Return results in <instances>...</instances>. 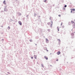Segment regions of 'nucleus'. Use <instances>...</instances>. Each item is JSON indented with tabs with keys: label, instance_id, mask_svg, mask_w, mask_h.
<instances>
[{
	"label": "nucleus",
	"instance_id": "obj_21",
	"mask_svg": "<svg viewBox=\"0 0 75 75\" xmlns=\"http://www.w3.org/2000/svg\"><path fill=\"white\" fill-rule=\"evenodd\" d=\"M46 1H45V2Z\"/></svg>",
	"mask_w": 75,
	"mask_h": 75
},
{
	"label": "nucleus",
	"instance_id": "obj_4",
	"mask_svg": "<svg viewBox=\"0 0 75 75\" xmlns=\"http://www.w3.org/2000/svg\"><path fill=\"white\" fill-rule=\"evenodd\" d=\"M34 58H35V59H37V56L36 55H34Z\"/></svg>",
	"mask_w": 75,
	"mask_h": 75
},
{
	"label": "nucleus",
	"instance_id": "obj_7",
	"mask_svg": "<svg viewBox=\"0 0 75 75\" xmlns=\"http://www.w3.org/2000/svg\"><path fill=\"white\" fill-rule=\"evenodd\" d=\"M3 3L4 4H6V1H4Z\"/></svg>",
	"mask_w": 75,
	"mask_h": 75
},
{
	"label": "nucleus",
	"instance_id": "obj_14",
	"mask_svg": "<svg viewBox=\"0 0 75 75\" xmlns=\"http://www.w3.org/2000/svg\"><path fill=\"white\" fill-rule=\"evenodd\" d=\"M63 10H65V8H63Z\"/></svg>",
	"mask_w": 75,
	"mask_h": 75
},
{
	"label": "nucleus",
	"instance_id": "obj_1",
	"mask_svg": "<svg viewBox=\"0 0 75 75\" xmlns=\"http://www.w3.org/2000/svg\"><path fill=\"white\" fill-rule=\"evenodd\" d=\"M71 13H72L73 11H74L75 10V9H71Z\"/></svg>",
	"mask_w": 75,
	"mask_h": 75
},
{
	"label": "nucleus",
	"instance_id": "obj_2",
	"mask_svg": "<svg viewBox=\"0 0 75 75\" xmlns=\"http://www.w3.org/2000/svg\"><path fill=\"white\" fill-rule=\"evenodd\" d=\"M18 23H19V24H20V25H22V23H21V21H19L18 22Z\"/></svg>",
	"mask_w": 75,
	"mask_h": 75
},
{
	"label": "nucleus",
	"instance_id": "obj_22",
	"mask_svg": "<svg viewBox=\"0 0 75 75\" xmlns=\"http://www.w3.org/2000/svg\"><path fill=\"white\" fill-rule=\"evenodd\" d=\"M51 67H52V65H50Z\"/></svg>",
	"mask_w": 75,
	"mask_h": 75
},
{
	"label": "nucleus",
	"instance_id": "obj_12",
	"mask_svg": "<svg viewBox=\"0 0 75 75\" xmlns=\"http://www.w3.org/2000/svg\"><path fill=\"white\" fill-rule=\"evenodd\" d=\"M48 31H49V32H50V29H48Z\"/></svg>",
	"mask_w": 75,
	"mask_h": 75
},
{
	"label": "nucleus",
	"instance_id": "obj_10",
	"mask_svg": "<svg viewBox=\"0 0 75 75\" xmlns=\"http://www.w3.org/2000/svg\"><path fill=\"white\" fill-rule=\"evenodd\" d=\"M8 30H10V26H8Z\"/></svg>",
	"mask_w": 75,
	"mask_h": 75
},
{
	"label": "nucleus",
	"instance_id": "obj_11",
	"mask_svg": "<svg viewBox=\"0 0 75 75\" xmlns=\"http://www.w3.org/2000/svg\"><path fill=\"white\" fill-rule=\"evenodd\" d=\"M50 22H49L47 23V24H48V25H50Z\"/></svg>",
	"mask_w": 75,
	"mask_h": 75
},
{
	"label": "nucleus",
	"instance_id": "obj_5",
	"mask_svg": "<svg viewBox=\"0 0 75 75\" xmlns=\"http://www.w3.org/2000/svg\"><path fill=\"white\" fill-rule=\"evenodd\" d=\"M60 54H61V52H57V55H59Z\"/></svg>",
	"mask_w": 75,
	"mask_h": 75
},
{
	"label": "nucleus",
	"instance_id": "obj_18",
	"mask_svg": "<svg viewBox=\"0 0 75 75\" xmlns=\"http://www.w3.org/2000/svg\"><path fill=\"white\" fill-rule=\"evenodd\" d=\"M30 42H31V41H32V40H30Z\"/></svg>",
	"mask_w": 75,
	"mask_h": 75
},
{
	"label": "nucleus",
	"instance_id": "obj_15",
	"mask_svg": "<svg viewBox=\"0 0 75 75\" xmlns=\"http://www.w3.org/2000/svg\"><path fill=\"white\" fill-rule=\"evenodd\" d=\"M58 16H59V17H61V15H58Z\"/></svg>",
	"mask_w": 75,
	"mask_h": 75
},
{
	"label": "nucleus",
	"instance_id": "obj_13",
	"mask_svg": "<svg viewBox=\"0 0 75 75\" xmlns=\"http://www.w3.org/2000/svg\"><path fill=\"white\" fill-rule=\"evenodd\" d=\"M64 7H67V5H65L64 6Z\"/></svg>",
	"mask_w": 75,
	"mask_h": 75
},
{
	"label": "nucleus",
	"instance_id": "obj_9",
	"mask_svg": "<svg viewBox=\"0 0 75 75\" xmlns=\"http://www.w3.org/2000/svg\"><path fill=\"white\" fill-rule=\"evenodd\" d=\"M51 23L52 24H51V26H52V23H53V22H52V21H51Z\"/></svg>",
	"mask_w": 75,
	"mask_h": 75
},
{
	"label": "nucleus",
	"instance_id": "obj_17",
	"mask_svg": "<svg viewBox=\"0 0 75 75\" xmlns=\"http://www.w3.org/2000/svg\"><path fill=\"white\" fill-rule=\"evenodd\" d=\"M62 25V22L61 25Z\"/></svg>",
	"mask_w": 75,
	"mask_h": 75
},
{
	"label": "nucleus",
	"instance_id": "obj_8",
	"mask_svg": "<svg viewBox=\"0 0 75 75\" xmlns=\"http://www.w3.org/2000/svg\"><path fill=\"white\" fill-rule=\"evenodd\" d=\"M57 29L58 31H59V28L58 27H57Z\"/></svg>",
	"mask_w": 75,
	"mask_h": 75
},
{
	"label": "nucleus",
	"instance_id": "obj_19",
	"mask_svg": "<svg viewBox=\"0 0 75 75\" xmlns=\"http://www.w3.org/2000/svg\"><path fill=\"white\" fill-rule=\"evenodd\" d=\"M56 61H58V59H57V60H56Z\"/></svg>",
	"mask_w": 75,
	"mask_h": 75
},
{
	"label": "nucleus",
	"instance_id": "obj_6",
	"mask_svg": "<svg viewBox=\"0 0 75 75\" xmlns=\"http://www.w3.org/2000/svg\"><path fill=\"white\" fill-rule=\"evenodd\" d=\"M44 58L45 59H48V57H47V56H45L44 57Z\"/></svg>",
	"mask_w": 75,
	"mask_h": 75
},
{
	"label": "nucleus",
	"instance_id": "obj_3",
	"mask_svg": "<svg viewBox=\"0 0 75 75\" xmlns=\"http://www.w3.org/2000/svg\"><path fill=\"white\" fill-rule=\"evenodd\" d=\"M46 42H47V43H48V42H49V41L47 39H46Z\"/></svg>",
	"mask_w": 75,
	"mask_h": 75
},
{
	"label": "nucleus",
	"instance_id": "obj_20",
	"mask_svg": "<svg viewBox=\"0 0 75 75\" xmlns=\"http://www.w3.org/2000/svg\"><path fill=\"white\" fill-rule=\"evenodd\" d=\"M35 45H37V44H35Z\"/></svg>",
	"mask_w": 75,
	"mask_h": 75
},
{
	"label": "nucleus",
	"instance_id": "obj_16",
	"mask_svg": "<svg viewBox=\"0 0 75 75\" xmlns=\"http://www.w3.org/2000/svg\"><path fill=\"white\" fill-rule=\"evenodd\" d=\"M31 59H33V57H31Z\"/></svg>",
	"mask_w": 75,
	"mask_h": 75
}]
</instances>
